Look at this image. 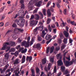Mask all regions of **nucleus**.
I'll use <instances>...</instances> for the list:
<instances>
[{
	"instance_id": "58836bf2",
	"label": "nucleus",
	"mask_w": 76,
	"mask_h": 76,
	"mask_svg": "<svg viewBox=\"0 0 76 76\" xmlns=\"http://www.w3.org/2000/svg\"><path fill=\"white\" fill-rule=\"evenodd\" d=\"M18 54H19V52L18 51L14 53V55L16 57H17L18 56Z\"/></svg>"
},
{
	"instance_id": "393cba45",
	"label": "nucleus",
	"mask_w": 76,
	"mask_h": 76,
	"mask_svg": "<svg viewBox=\"0 0 76 76\" xmlns=\"http://www.w3.org/2000/svg\"><path fill=\"white\" fill-rule=\"evenodd\" d=\"M48 15V16H51V12H50V9H49L47 12Z\"/></svg>"
},
{
	"instance_id": "f03ea898",
	"label": "nucleus",
	"mask_w": 76,
	"mask_h": 76,
	"mask_svg": "<svg viewBox=\"0 0 76 76\" xmlns=\"http://www.w3.org/2000/svg\"><path fill=\"white\" fill-rule=\"evenodd\" d=\"M21 23H19V21L18 20H15V22H16L17 25L20 26H24V23L25 22V20L23 18H22L20 20Z\"/></svg>"
},
{
	"instance_id": "bf43d9fd",
	"label": "nucleus",
	"mask_w": 76,
	"mask_h": 76,
	"mask_svg": "<svg viewBox=\"0 0 76 76\" xmlns=\"http://www.w3.org/2000/svg\"><path fill=\"white\" fill-rule=\"evenodd\" d=\"M73 62H74V60H73L72 61H71L69 62V65H71V64H72L73 63Z\"/></svg>"
},
{
	"instance_id": "72a5a7b5",
	"label": "nucleus",
	"mask_w": 76,
	"mask_h": 76,
	"mask_svg": "<svg viewBox=\"0 0 76 76\" xmlns=\"http://www.w3.org/2000/svg\"><path fill=\"white\" fill-rule=\"evenodd\" d=\"M31 72H32V73L31 76H35V71H34V70L32 69L31 70Z\"/></svg>"
},
{
	"instance_id": "c85d7f7f",
	"label": "nucleus",
	"mask_w": 76,
	"mask_h": 76,
	"mask_svg": "<svg viewBox=\"0 0 76 76\" xmlns=\"http://www.w3.org/2000/svg\"><path fill=\"white\" fill-rule=\"evenodd\" d=\"M31 1L29 3V4H31V2H33V3H36L37 2L38 0H31Z\"/></svg>"
},
{
	"instance_id": "cd10ccee",
	"label": "nucleus",
	"mask_w": 76,
	"mask_h": 76,
	"mask_svg": "<svg viewBox=\"0 0 76 76\" xmlns=\"http://www.w3.org/2000/svg\"><path fill=\"white\" fill-rule=\"evenodd\" d=\"M9 52L11 53V52H15V48H12L10 50H9Z\"/></svg>"
},
{
	"instance_id": "aec40b11",
	"label": "nucleus",
	"mask_w": 76,
	"mask_h": 76,
	"mask_svg": "<svg viewBox=\"0 0 76 76\" xmlns=\"http://www.w3.org/2000/svg\"><path fill=\"white\" fill-rule=\"evenodd\" d=\"M61 71L63 72L65 71V69H66V67L64 66H62L61 67Z\"/></svg>"
},
{
	"instance_id": "423d86ee",
	"label": "nucleus",
	"mask_w": 76,
	"mask_h": 76,
	"mask_svg": "<svg viewBox=\"0 0 76 76\" xmlns=\"http://www.w3.org/2000/svg\"><path fill=\"white\" fill-rule=\"evenodd\" d=\"M38 21L35 20L34 21V20L31 21L30 22V24L32 26H33L34 25H35V24H37V23H38Z\"/></svg>"
},
{
	"instance_id": "de8ad7c7",
	"label": "nucleus",
	"mask_w": 76,
	"mask_h": 76,
	"mask_svg": "<svg viewBox=\"0 0 76 76\" xmlns=\"http://www.w3.org/2000/svg\"><path fill=\"white\" fill-rule=\"evenodd\" d=\"M38 29V27H36L34 30V32H35L37 31V30Z\"/></svg>"
},
{
	"instance_id": "a211bd4d",
	"label": "nucleus",
	"mask_w": 76,
	"mask_h": 76,
	"mask_svg": "<svg viewBox=\"0 0 76 76\" xmlns=\"http://www.w3.org/2000/svg\"><path fill=\"white\" fill-rule=\"evenodd\" d=\"M26 58V57L25 56H23L22 59H21V63H24L25 62V59Z\"/></svg>"
},
{
	"instance_id": "9b49d317",
	"label": "nucleus",
	"mask_w": 76,
	"mask_h": 76,
	"mask_svg": "<svg viewBox=\"0 0 76 76\" xmlns=\"http://www.w3.org/2000/svg\"><path fill=\"white\" fill-rule=\"evenodd\" d=\"M32 60V57L31 56H27L26 58V61H28V60L29 62H31Z\"/></svg>"
},
{
	"instance_id": "4d7b16f0",
	"label": "nucleus",
	"mask_w": 76,
	"mask_h": 76,
	"mask_svg": "<svg viewBox=\"0 0 76 76\" xmlns=\"http://www.w3.org/2000/svg\"><path fill=\"white\" fill-rule=\"evenodd\" d=\"M50 67H51V64H48V69L49 70H50Z\"/></svg>"
},
{
	"instance_id": "0eeeda50",
	"label": "nucleus",
	"mask_w": 76,
	"mask_h": 76,
	"mask_svg": "<svg viewBox=\"0 0 76 76\" xmlns=\"http://www.w3.org/2000/svg\"><path fill=\"white\" fill-rule=\"evenodd\" d=\"M20 3L21 4V9H24L25 5H24V1L23 0H20Z\"/></svg>"
},
{
	"instance_id": "a19ab883",
	"label": "nucleus",
	"mask_w": 76,
	"mask_h": 76,
	"mask_svg": "<svg viewBox=\"0 0 76 76\" xmlns=\"http://www.w3.org/2000/svg\"><path fill=\"white\" fill-rule=\"evenodd\" d=\"M51 1H49V2H48L47 4V7H48V6H49L50 5V4H51Z\"/></svg>"
},
{
	"instance_id": "8fccbe9b",
	"label": "nucleus",
	"mask_w": 76,
	"mask_h": 76,
	"mask_svg": "<svg viewBox=\"0 0 76 76\" xmlns=\"http://www.w3.org/2000/svg\"><path fill=\"white\" fill-rule=\"evenodd\" d=\"M67 52H65L64 54V57L63 58H65V59H66V56H66V54H67Z\"/></svg>"
},
{
	"instance_id": "c756f323",
	"label": "nucleus",
	"mask_w": 76,
	"mask_h": 76,
	"mask_svg": "<svg viewBox=\"0 0 76 76\" xmlns=\"http://www.w3.org/2000/svg\"><path fill=\"white\" fill-rule=\"evenodd\" d=\"M67 39L66 38H64L63 40V42L65 44H67Z\"/></svg>"
},
{
	"instance_id": "4468645a",
	"label": "nucleus",
	"mask_w": 76,
	"mask_h": 76,
	"mask_svg": "<svg viewBox=\"0 0 76 76\" xmlns=\"http://www.w3.org/2000/svg\"><path fill=\"white\" fill-rule=\"evenodd\" d=\"M16 48L17 49V50H18V51H19V52H20V51H21L22 48L20 47V45H18L16 46Z\"/></svg>"
},
{
	"instance_id": "09e8293b",
	"label": "nucleus",
	"mask_w": 76,
	"mask_h": 76,
	"mask_svg": "<svg viewBox=\"0 0 76 76\" xmlns=\"http://www.w3.org/2000/svg\"><path fill=\"white\" fill-rule=\"evenodd\" d=\"M67 12V9H65L64 11V15H66V13Z\"/></svg>"
},
{
	"instance_id": "864d4df0",
	"label": "nucleus",
	"mask_w": 76,
	"mask_h": 76,
	"mask_svg": "<svg viewBox=\"0 0 76 76\" xmlns=\"http://www.w3.org/2000/svg\"><path fill=\"white\" fill-rule=\"evenodd\" d=\"M51 27L52 28H55L56 26H55V25L52 24L51 25Z\"/></svg>"
},
{
	"instance_id": "412c9836",
	"label": "nucleus",
	"mask_w": 76,
	"mask_h": 76,
	"mask_svg": "<svg viewBox=\"0 0 76 76\" xmlns=\"http://www.w3.org/2000/svg\"><path fill=\"white\" fill-rule=\"evenodd\" d=\"M10 53V52H9L8 53H6L4 57H5V58H6L7 59H8V58H9V54Z\"/></svg>"
},
{
	"instance_id": "6ab92c4d",
	"label": "nucleus",
	"mask_w": 76,
	"mask_h": 76,
	"mask_svg": "<svg viewBox=\"0 0 76 76\" xmlns=\"http://www.w3.org/2000/svg\"><path fill=\"white\" fill-rule=\"evenodd\" d=\"M20 60L19 59H16L14 62V64H19Z\"/></svg>"
},
{
	"instance_id": "c9c22d12",
	"label": "nucleus",
	"mask_w": 76,
	"mask_h": 76,
	"mask_svg": "<svg viewBox=\"0 0 76 76\" xmlns=\"http://www.w3.org/2000/svg\"><path fill=\"white\" fill-rule=\"evenodd\" d=\"M37 40L39 41H41L42 40V39L41 38V37H38V39H37Z\"/></svg>"
},
{
	"instance_id": "4be33fe9",
	"label": "nucleus",
	"mask_w": 76,
	"mask_h": 76,
	"mask_svg": "<svg viewBox=\"0 0 76 76\" xmlns=\"http://www.w3.org/2000/svg\"><path fill=\"white\" fill-rule=\"evenodd\" d=\"M46 34H47V33H45V31L44 30L43 31H42V37L43 38H44V37H45V36L46 35Z\"/></svg>"
},
{
	"instance_id": "37998d69",
	"label": "nucleus",
	"mask_w": 76,
	"mask_h": 76,
	"mask_svg": "<svg viewBox=\"0 0 76 76\" xmlns=\"http://www.w3.org/2000/svg\"><path fill=\"white\" fill-rule=\"evenodd\" d=\"M39 14L40 15H41V18H42V19L43 18V14L42 13H41V12H39Z\"/></svg>"
},
{
	"instance_id": "473e14b6",
	"label": "nucleus",
	"mask_w": 76,
	"mask_h": 76,
	"mask_svg": "<svg viewBox=\"0 0 76 76\" xmlns=\"http://www.w3.org/2000/svg\"><path fill=\"white\" fill-rule=\"evenodd\" d=\"M42 12L45 16H46V10L45 9H43L42 10Z\"/></svg>"
},
{
	"instance_id": "3c124183",
	"label": "nucleus",
	"mask_w": 76,
	"mask_h": 76,
	"mask_svg": "<svg viewBox=\"0 0 76 76\" xmlns=\"http://www.w3.org/2000/svg\"><path fill=\"white\" fill-rule=\"evenodd\" d=\"M50 19L48 18L47 21V23L48 24H49V23H50Z\"/></svg>"
},
{
	"instance_id": "f8f14e48",
	"label": "nucleus",
	"mask_w": 76,
	"mask_h": 76,
	"mask_svg": "<svg viewBox=\"0 0 76 76\" xmlns=\"http://www.w3.org/2000/svg\"><path fill=\"white\" fill-rule=\"evenodd\" d=\"M21 53L23 54L25 53H26V51H27V49L25 48L24 49V48H22L21 50Z\"/></svg>"
},
{
	"instance_id": "39448f33",
	"label": "nucleus",
	"mask_w": 76,
	"mask_h": 76,
	"mask_svg": "<svg viewBox=\"0 0 76 76\" xmlns=\"http://www.w3.org/2000/svg\"><path fill=\"white\" fill-rule=\"evenodd\" d=\"M33 48H35L41 49V44L40 43H37L35 44L34 46H33Z\"/></svg>"
},
{
	"instance_id": "49530a36",
	"label": "nucleus",
	"mask_w": 76,
	"mask_h": 76,
	"mask_svg": "<svg viewBox=\"0 0 76 76\" xmlns=\"http://www.w3.org/2000/svg\"><path fill=\"white\" fill-rule=\"evenodd\" d=\"M65 48V45H63L61 47V50H63Z\"/></svg>"
},
{
	"instance_id": "79ce46f5",
	"label": "nucleus",
	"mask_w": 76,
	"mask_h": 76,
	"mask_svg": "<svg viewBox=\"0 0 76 76\" xmlns=\"http://www.w3.org/2000/svg\"><path fill=\"white\" fill-rule=\"evenodd\" d=\"M50 50V48L48 47L46 49V54H48V53H49V50Z\"/></svg>"
},
{
	"instance_id": "052dcab7",
	"label": "nucleus",
	"mask_w": 76,
	"mask_h": 76,
	"mask_svg": "<svg viewBox=\"0 0 76 76\" xmlns=\"http://www.w3.org/2000/svg\"><path fill=\"white\" fill-rule=\"evenodd\" d=\"M11 75V72H10L7 74H6V75H4V76H10Z\"/></svg>"
},
{
	"instance_id": "2f4dec72",
	"label": "nucleus",
	"mask_w": 76,
	"mask_h": 76,
	"mask_svg": "<svg viewBox=\"0 0 76 76\" xmlns=\"http://www.w3.org/2000/svg\"><path fill=\"white\" fill-rule=\"evenodd\" d=\"M48 29L50 32H51L52 31V28H51V26L50 25H49L48 26Z\"/></svg>"
},
{
	"instance_id": "5fc2aeb1",
	"label": "nucleus",
	"mask_w": 76,
	"mask_h": 76,
	"mask_svg": "<svg viewBox=\"0 0 76 76\" xmlns=\"http://www.w3.org/2000/svg\"><path fill=\"white\" fill-rule=\"evenodd\" d=\"M38 10V8L34 10V13H37V11Z\"/></svg>"
},
{
	"instance_id": "69168bd1",
	"label": "nucleus",
	"mask_w": 76,
	"mask_h": 76,
	"mask_svg": "<svg viewBox=\"0 0 76 76\" xmlns=\"http://www.w3.org/2000/svg\"><path fill=\"white\" fill-rule=\"evenodd\" d=\"M50 10L51 11V12H54V10L53 8V7H50Z\"/></svg>"
},
{
	"instance_id": "7ed1b4c3",
	"label": "nucleus",
	"mask_w": 76,
	"mask_h": 76,
	"mask_svg": "<svg viewBox=\"0 0 76 76\" xmlns=\"http://www.w3.org/2000/svg\"><path fill=\"white\" fill-rule=\"evenodd\" d=\"M18 15L20 18H23V17L25 16L24 11H22V12L21 10H20L18 12Z\"/></svg>"
},
{
	"instance_id": "13d9d810",
	"label": "nucleus",
	"mask_w": 76,
	"mask_h": 76,
	"mask_svg": "<svg viewBox=\"0 0 76 76\" xmlns=\"http://www.w3.org/2000/svg\"><path fill=\"white\" fill-rule=\"evenodd\" d=\"M50 62L51 63H54V59L53 58H51L50 59Z\"/></svg>"
},
{
	"instance_id": "dca6fc26",
	"label": "nucleus",
	"mask_w": 76,
	"mask_h": 76,
	"mask_svg": "<svg viewBox=\"0 0 76 76\" xmlns=\"http://www.w3.org/2000/svg\"><path fill=\"white\" fill-rule=\"evenodd\" d=\"M51 37V35L47 34L45 36V39H46V40H49Z\"/></svg>"
},
{
	"instance_id": "1a4fd4ad",
	"label": "nucleus",
	"mask_w": 76,
	"mask_h": 76,
	"mask_svg": "<svg viewBox=\"0 0 76 76\" xmlns=\"http://www.w3.org/2000/svg\"><path fill=\"white\" fill-rule=\"evenodd\" d=\"M42 3V1H40L38 2H37L35 4V5L37 7H40Z\"/></svg>"
},
{
	"instance_id": "338daca9",
	"label": "nucleus",
	"mask_w": 76,
	"mask_h": 76,
	"mask_svg": "<svg viewBox=\"0 0 76 76\" xmlns=\"http://www.w3.org/2000/svg\"><path fill=\"white\" fill-rule=\"evenodd\" d=\"M65 75H67V74H68L69 73V71L67 70H66L65 72Z\"/></svg>"
},
{
	"instance_id": "c03bdc74",
	"label": "nucleus",
	"mask_w": 76,
	"mask_h": 76,
	"mask_svg": "<svg viewBox=\"0 0 76 76\" xmlns=\"http://www.w3.org/2000/svg\"><path fill=\"white\" fill-rule=\"evenodd\" d=\"M12 38L13 39H16V35L15 34L12 35Z\"/></svg>"
},
{
	"instance_id": "5701e85b",
	"label": "nucleus",
	"mask_w": 76,
	"mask_h": 76,
	"mask_svg": "<svg viewBox=\"0 0 76 76\" xmlns=\"http://www.w3.org/2000/svg\"><path fill=\"white\" fill-rule=\"evenodd\" d=\"M54 47L52 46L50 48V53H52L53 52V51H54Z\"/></svg>"
},
{
	"instance_id": "20e7f679",
	"label": "nucleus",
	"mask_w": 76,
	"mask_h": 76,
	"mask_svg": "<svg viewBox=\"0 0 76 76\" xmlns=\"http://www.w3.org/2000/svg\"><path fill=\"white\" fill-rule=\"evenodd\" d=\"M63 61L64 63V64L66 66V67H67L69 66L70 64V62L69 61H66V59L64 58L63 59Z\"/></svg>"
},
{
	"instance_id": "f3484780",
	"label": "nucleus",
	"mask_w": 76,
	"mask_h": 76,
	"mask_svg": "<svg viewBox=\"0 0 76 76\" xmlns=\"http://www.w3.org/2000/svg\"><path fill=\"white\" fill-rule=\"evenodd\" d=\"M39 24L41 25L39 27V29H41V30H43V28H44V26L42 25V23L41 22H40L39 23Z\"/></svg>"
},
{
	"instance_id": "b1692460",
	"label": "nucleus",
	"mask_w": 76,
	"mask_h": 76,
	"mask_svg": "<svg viewBox=\"0 0 76 76\" xmlns=\"http://www.w3.org/2000/svg\"><path fill=\"white\" fill-rule=\"evenodd\" d=\"M12 32V31L11 30H8L7 32L5 34V35H9L10 33Z\"/></svg>"
},
{
	"instance_id": "0e129e2a",
	"label": "nucleus",
	"mask_w": 76,
	"mask_h": 76,
	"mask_svg": "<svg viewBox=\"0 0 76 76\" xmlns=\"http://www.w3.org/2000/svg\"><path fill=\"white\" fill-rule=\"evenodd\" d=\"M53 32L54 34H56V33L57 29H53Z\"/></svg>"
},
{
	"instance_id": "bb28decb",
	"label": "nucleus",
	"mask_w": 76,
	"mask_h": 76,
	"mask_svg": "<svg viewBox=\"0 0 76 76\" xmlns=\"http://www.w3.org/2000/svg\"><path fill=\"white\" fill-rule=\"evenodd\" d=\"M42 62L43 64H45L46 63H47V61H46V59L45 58H44L42 60Z\"/></svg>"
},
{
	"instance_id": "2eb2a0df",
	"label": "nucleus",
	"mask_w": 76,
	"mask_h": 76,
	"mask_svg": "<svg viewBox=\"0 0 76 76\" xmlns=\"http://www.w3.org/2000/svg\"><path fill=\"white\" fill-rule=\"evenodd\" d=\"M10 45L11 47H13L16 45V44L14 42L11 41L10 42Z\"/></svg>"
},
{
	"instance_id": "7c9ffc66",
	"label": "nucleus",
	"mask_w": 76,
	"mask_h": 76,
	"mask_svg": "<svg viewBox=\"0 0 76 76\" xmlns=\"http://www.w3.org/2000/svg\"><path fill=\"white\" fill-rule=\"evenodd\" d=\"M56 72H57V68H56V66H55L54 67L53 72L52 73L53 75L54 73H56Z\"/></svg>"
},
{
	"instance_id": "f704fd0d",
	"label": "nucleus",
	"mask_w": 76,
	"mask_h": 76,
	"mask_svg": "<svg viewBox=\"0 0 76 76\" xmlns=\"http://www.w3.org/2000/svg\"><path fill=\"white\" fill-rule=\"evenodd\" d=\"M56 4L58 8L59 9H60V8L61 7V6H60V4L58 3V2H56Z\"/></svg>"
},
{
	"instance_id": "6e6d98bb",
	"label": "nucleus",
	"mask_w": 76,
	"mask_h": 76,
	"mask_svg": "<svg viewBox=\"0 0 76 76\" xmlns=\"http://www.w3.org/2000/svg\"><path fill=\"white\" fill-rule=\"evenodd\" d=\"M71 14L72 15V18L74 19H75V15L73 14V13H71Z\"/></svg>"
},
{
	"instance_id": "a878e982",
	"label": "nucleus",
	"mask_w": 76,
	"mask_h": 76,
	"mask_svg": "<svg viewBox=\"0 0 76 76\" xmlns=\"http://www.w3.org/2000/svg\"><path fill=\"white\" fill-rule=\"evenodd\" d=\"M36 20H39V16L37 14H35Z\"/></svg>"
},
{
	"instance_id": "ea45409f",
	"label": "nucleus",
	"mask_w": 76,
	"mask_h": 76,
	"mask_svg": "<svg viewBox=\"0 0 76 76\" xmlns=\"http://www.w3.org/2000/svg\"><path fill=\"white\" fill-rule=\"evenodd\" d=\"M35 18V16L34 15H32L31 16V18H30V20H32V19H34Z\"/></svg>"
},
{
	"instance_id": "603ef678",
	"label": "nucleus",
	"mask_w": 76,
	"mask_h": 76,
	"mask_svg": "<svg viewBox=\"0 0 76 76\" xmlns=\"http://www.w3.org/2000/svg\"><path fill=\"white\" fill-rule=\"evenodd\" d=\"M52 40V39H51L49 41H48L46 42V44H49L50 42H51V41Z\"/></svg>"
},
{
	"instance_id": "e2e57ef3",
	"label": "nucleus",
	"mask_w": 76,
	"mask_h": 76,
	"mask_svg": "<svg viewBox=\"0 0 76 76\" xmlns=\"http://www.w3.org/2000/svg\"><path fill=\"white\" fill-rule=\"evenodd\" d=\"M60 47L56 48V51H59V50H60Z\"/></svg>"
},
{
	"instance_id": "9d476101",
	"label": "nucleus",
	"mask_w": 76,
	"mask_h": 76,
	"mask_svg": "<svg viewBox=\"0 0 76 76\" xmlns=\"http://www.w3.org/2000/svg\"><path fill=\"white\" fill-rule=\"evenodd\" d=\"M24 31L23 29H21L19 28H15L14 29V31H19L21 33L23 32V31Z\"/></svg>"
},
{
	"instance_id": "6e6552de",
	"label": "nucleus",
	"mask_w": 76,
	"mask_h": 76,
	"mask_svg": "<svg viewBox=\"0 0 76 76\" xmlns=\"http://www.w3.org/2000/svg\"><path fill=\"white\" fill-rule=\"evenodd\" d=\"M58 66H61L63 65V63L61 60H59L58 61Z\"/></svg>"
},
{
	"instance_id": "4c0bfd02",
	"label": "nucleus",
	"mask_w": 76,
	"mask_h": 76,
	"mask_svg": "<svg viewBox=\"0 0 76 76\" xmlns=\"http://www.w3.org/2000/svg\"><path fill=\"white\" fill-rule=\"evenodd\" d=\"M26 41H23L21 43L22 45H26Z\"/></svg>"
},
{
	"instance_id": "680f3d73",
	"label": "nucleus",
	"mask_w": 76,
	"mask_h": 76,
	"mask_svg": "<svg viewBox=\"0 0 76 76\" xmlns=\"http://www.w3.org/2000/svg\"><path fill=\"white\" fill-rule=\"evenodd\" d=\"M4 25V23L3 22H1L0 23V26H3Z\"/></svg>"
},
{
	"instance_id": "e433bc0d",
	"label": "nucleus",
	"mask_w": 76,
	"mask_h": 76,
	"mask_svg": "<svg viewBox=\"0 0 76 76\" xmlns=\"http://www.w3.org/2000/svg\"><path fill=\"white\" fill-rule=\"evenodd\" d=\"M36 73H39V69L38 67H37L36 68Z\"/></svg>"
},
{
	"instance_id": "a18cd8bd",
	"label": "nucleus",
	"mask_w": 76,
	"mask_h": 76,
	"mask_svg": "<svg viewBox=\"0 0 76 76\" xmlns=\"http://www.w3.org/2000/svg\"><path fill=\"white\" fill-rule=\"evenodd\" d=\"M44 70H45V71L46 72H48V70H50V69H48V68H47V67H45Z\"/></svg>"
},
{
	"instance_id": "f257e3e1",
	"label": "nucleus",
	"mask_w": 76,
	"mask_h": 76,
	"mask_svg": "<svg viewBox=\"0 0 76 76\" xmlns=\"http://www.w3.org/2000/svg\"><path fill=\"white\" fill-rule=\"evenodd\" d=\"M7 45H10V42H6L3 44V47L1 49V50H4L7 48V50H6V52H7L8 51L10 50V46L7 47Z\"/></svg>"
},
{
	"instance_id": "ddd939ff",
	"label": "nucleus",
	"mask_w": 76,
	"mask_h": 76,
	"mask_svg": "<svg viewBox=\"0 0 76 76\" xmlns=\"http://www.w3.org/2000/svg\"><path fill=\"white\" fill-rule=\"evenodd\" d=\"M63 33L64 35H65V37L66 38H67V37L69 36V34L66 31H64Z\"/></svg>"
},
{
	"instance_id": "774afa93",
	"label": "nucleus",
	"mask_w": 76,
	"mask_h": 76,
	"mask_svg": "<svg viewBox=\"0 0 76 76\" xmlns=\"http://www.w3.org/2000/svg\"><path fill=\"white\" fill-rule=\"evenodd\" d=\"M12 26L13 27H16L17 26V25H16V24L15 23H13L12 25Z\"/></svg>"
}]
</instances>
